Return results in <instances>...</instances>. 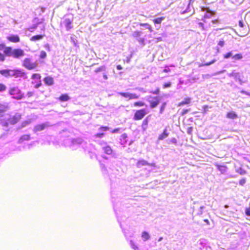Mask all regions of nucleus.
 I'll use <instances>...</instances> for the list:
<instances>
[{"label":"nucleus","mask_w":250,"mask_h":250,"mask_svg":"<svg viewBox=\"0 0 250 250\" xmlns=\"http://www.w3.org/2000/svg\"><path fill=\"white\" fill-rule=\"evenodd\" d=\"M170 86H171V83H167L165 84L164 87L165 88H167V87H170Z\"/></svg>","instance_id":"680f3d73"},{"label":"nucleus","mask_w":250,"mask_h":250,"mask_svg":"<svg viewBox=\"0 0 250 250\" xmlns=\"http://www.w3.org/2000/svg\"><path fill=\"white\" fill-rule=\"evenodd\" d=\"M4 60L5 57L4 55L2 53H0V61L3 62L4 61Z\"/></svg>","instance_id":"6e6d98bb"},{"label":"nucleus","mask_w":250,"mask_h":250,"mask_svg":"<svg viewBox=\"0 0 250 250\" xmlns=\"http://www.w3.org/2000/svg\"><path fill=\"white\" fill-rule=\"evenodd\" d=\"M166 105H167V104L166 102H164L163 103V104H162V105L161 106L160 109V114H162L163 113V112L166 108Z\"/></svg>","instance_id":"4c0bfd02"},{"label":"nucleus","mask_w":250,"mask_h":250,"mask_svg":"<svg viewBox=\"0 0 250 250\" xmlns=\"http://www.w3.org/2000/svg\"><path fill=\"white\" fill-rule=\"evenodd\" d=\"M239 26L241 27H243L244 26V24L242 21H239Z\"/></svg>","instance_id":"bf43d9fd"},{"label":"nucleus","mask_w":250,"mask_h":250,"mask_svg":"<svg viewBox=\"0 0 250 250\" xmlns=\"http://www.w3.org/2000/svg\"><path fill=\"white\" fill-rule=\"evenodd\" d=\"M233 51H230L225 54L224 55V58L225 59H229L230 57H231L232 58L233 56Z\"/></svg>","instance_id":"473e14b6"},{"label":"nucleus","mask_w":250,"mask_h":250,"mask_svg":"<svg viewBox=\"0 0 250 250\" xmlns=\"http://www.w3.org/2000/svg\"><path fill=\"white\" fill-rule=\"evenodd\" d=\"M4 54L8 57H12L15 59H20L22 57L25 53L21 49H13L11 47H7L4 50Z\"/></svg>","instance_id":"f257e3e1"},{"label":"nucleus","mask_w":250,"mask_h":250,"mask_svg":"<svg viewBox=\"0 0 250 250\" xmlns=\"http://www.w3.org/2000/svg\"><path fill=\"white\" fill-rule=\"evenodd\" d=\"M243 58V56L241 54H233L232 59L234 61L240 60Z\"/></svg>","instance_id":"cd10ccee"},{"label":"nucleus","mask_w":250,"mask_h":250,"mask_svg":"<svg viewBox=\"0 0 250 250\" xmlns=\"http://www.w3.org/2000/svg\"><path fill=\"white\" fill-rule=\"evenodd\" d=\"M44 35H37L35 36H33L30 39V41L33 42H36L39 40H42L44 37Z\"/></svg>","instance_id":"6ab92c4d"},{"label":"nucleus","mask_w":250,"mask_h":250,"mask_svg":"<svg viewBox=\"0 0 250 250\" xmlns=\"http://www.w3.org/2000/svg\"><path fill=\"white\" fill-rule=\"evenodd\" d=\"M216 61V60L215 59H214L212 61H211V62H207V63H205V64H202V66H208V65H210L214 63Z\"/></svg>","instance_id":"c03bdc74"},{"label":"nucleus","mask_w":250,"mask_h":250,"mask_svg":"<svg viewBox=\"0 0 250 250\" xmlns=\"http://www.w3.org/2000/svg\"><path fill=\"white\" fill-rule=\"evenodd\" d=\"M234 79L236 81H238L240 84H242L244 82L242 80L241 78V75L240 73L239 72H235L234 76Z\"/></svg>","instance_id":"4468645a"},{"label":"nucleus","mask_w":250,"mask_h":250,"mask_svg":"<svg viewBox=\"0 0 250 250\" xmlns=\"http://www.w3.org/2000/svg\"><path fill=\"white\" fill-rule=\"evenodd\" d=\"M204 249H206L207 250H211V249L210 247L208 246H205L203 247Z\"/></svg>","instance_id":"e2e57ef3"},{"label":"nucleus","mask_w":250,"mask_h":250,"mask_svg":"<svg viewBox=\"0 0 250 250\" xmlns=\"http://www.w3.org/2000/svg\"><path fill=\"white\" fill-rule=\"evenodd\" d=\"M225 44V42L224 40H220L218 42V45H219L221 47H223L224 46Z\"/></svg>","instance_id":"09e8293b"},{"label":"nucleus","mask_w":250,"mask_h":250,"mask_svg":"<svg viewBox=\"0 0 250 250\" xmlns=\"http://www.w3.org/2000/svg\"><path fill=\"white\" fill-rule=\"evenodd\" d=\"M226 117L230 119H236L238 118V115L235 112L231 111L227 114Z\"/></svg>","instance_id":"2eb2a0df"},{"label":"nucleus","mask_w":250,"mask_h":250,"mask_svg":"<svg viewBox=\"0 0 250 250\" xmlns=\"http://www.w3.org/2000/svg\"><path fill=\"white\" fill-rule=\"evenodd\" d=\"M119 94L122 96L123 97L128 98L130 100V93H125V92H120Z\"/></svg>","instance_id":"f704fd0d"},{"label":"nucleus","mask_w":250,"mask_h":250,"mask_svg":"<svg viewBox=\"0 0 250 250\" xmlns=\"http://www.w3.org/2000/svg\"><path fill=\"white\" fill-rule=\"evenodd\" d=\"M130 245L134 250H139L138 247L135 244L133 241L130 240Z\"/></svg>","instance_id":"c9c22d12"},{"label":"nucleus","mask_w":250,"mask_h":250,"mask_svg":"<svg viewBox=\"0 0 250 250\" xmlns=\"http://www.w3.org/2000/svg\"><path fill=\"white\" fill-rule=\"evenodd\" d=\"M246 214L248 216H250V210L249 209H247L246 211Z\"/></svg>","instance_id":"338daca9"},{"label":"nucleus","mask_w":250,"mask_h":250,"mask_svg":"<svg viewBox=\"0 0 250 250\" xmlns=\"http://www.w3.org/2000/svg\"><path fill=\"white\" fill-rule=\"evenodd\" d=\"M142 237L144 241H146L150 239V235L148 232L144 231L142 234Z\"/></svg>","instance_id":"b1692460"},{"label":"nucleus","mask_w":250,"mask_h":250,"mask_svg":"<svg viewBox=\"0 0 250 250\" xmlns=\"http://www.w3.org/2000/svg\"><path fill=\"white\" fill-rule=\"evenodd\" d=\"M83 140L81 138L68 139L65 140V143L70 146L74 147L75 146L82 144Z\"/></svg>","instance_id":"39448f33"},{"label":"nucleus","mask_w":250,"mask_h":250,"mask_svg":"<svg viewBox=\"0 0 250 250\" xmlns=\"http://www.w3.org/2000/svg\"><path fill=\"white\" fill-rule=\"evenodd\" d=\"M212 22L214 24H218L219 23V21L217 20L212 21Z\"/></svg>","instance_id":"0e129e2a"},{"label":"nucleus","mask_w":250,"mask_h":250,"mask_svg":"<svg viewBox=\"0 0 250 250\" xmlns=\"http://www.w3.org/2000/svg\"><path fill=\"white\" fill-rule=\"evenodd\" d=\"M45 83L48 85H52L54 83V80L51 77H46L44 79Z\"/></svg>","instance_id":"f3484780"},{"label":"nucleus","mask_w":250,"mask_h":250,"mask_svg":"<svg viewBox=\"0 0 250 250\" xmlns=\"http://www.w3.org/2000/svg\"><path fill=\"white\" fill-rule=\"evenodd\" d=\"M189 111V109H183L182 111V115H184L187 114Z\"/></svg>","instance_id":"603ef678"},{"label":"nucleus","mask_w":250,"mask_h":250,"mask_svg":"<svg viewBox=\"0 0 250 250\" xmlns=\"http://www.w3.org/2000/svg\"><path fill=\"white\" fill-rule=\"evenodd\" d=\"M8 93L12 96L13 98L18 100H21L24 97V94L22 93L18 86L10 87L9 89Z\"/></svg>","instance_id":"7ed1b4c3"},{"label":"nucleus","mask_w":250,"mask_h":250,"mask_svg":"<svg viewBox=\"0 0 250 250\" xmlns=\"http://www.w3.org/2000/svg\"><path fill=\"white\" fill-rule=\"evenodd\" d=\"M140 25L141 26L144 27L146 29H148L150 32L152 31V27L148 23H141Z\"/></svg>","instance_id":"c756f323"},{"label":"nucleus","mask_w":250,"mask_h":250,"mask_svg":"<svg viewBox=\"0 0 250 250\" xmlns=\"http://www.w3.org/2000/svg\"><path fill=\"white\" fill-rule=\"evenodd\" d=\"M70 97L66 94H62L59 98V100L62 102H66L70 100Z\"/></svg>","instance_id":"4be33fe9"},{"label":"nucleus","mask_w":250,"mask_h":250,"mask_svg":"<svg viewBox=\"0 0 250 250\" xmlns=\"http://www.w3.org/2000/svg\"><path fill=\"white\" fill-rule=\"evenodd\" d=\"M21 117V116L20 114H16L12 118L9 120V122L12 125H14L20 120Z\"/></svg>","instance_id":"f8f14e48"},{"label":"nucleus","mask_w":250,"mask_h":250,"mask_svg":"<svg viewBox=\"0 0 250 250\" xmlns=\"http://www.w3.org/2000/svg\"><path fill=\"white\" fill-rule=\"evenodd\" d=\"M136 166L140 168L143 166H152V165H150L145 160H141L137 163Z\"/></svg>","instance_id":"dca6fc26"},{"label":"nucleus","mask_w":250,"mask_h":250,"mask_svg":"<svg viewBox=\"0 0 250 250\" xmlns=\"http://www.w3.org/2000/svg\"><path fill=\"white\" fill-rule=\"evenodd\" d=\"M104 69H105L104 66H101V67H100L97 68L95 70V72L98 73L99 72L103 71L104 70Z\"/></svg>","instance_id":"a18cd8bd"},{"label":"nucleus","mask_w":250,"mask_h":250,"mask_svg":"<svg viewBox=\"0 0 250 250\" xmlns=\"http://www.w3.org/2000/svg\"><path fill=\"white\" fill-rule=\"evenodd\" d=\"M202 11H206L203 17L204 19L202 20L205 22H206L205 19H210L215 14V12L210 10L208 8L202 7Z\"/></svg>","instance_id":"9b49d317"},{"label":"nucleus","mask_w":250,"mask_h":250,"mask_svg":"<svg viewBox=\"0 0 250 250\" xmlns=\"http://www.w3.org/2000/svg\"><path fill=\"white\" fill-rule=\"evenodd\" d=\"M8 41L13 42H20V38L16 35H11L7 37Z\"/></svg>","instance_id":"ddd939ff"},{"label":"nucleus","mask_w":250,"mask_h":250,"mask_svg":"<svg viewBox=\"0 0 250 250\" xmlns=\"http://www.w3.org/2000/svg\"><path fill=\"white\" fill-rule=\"evenodd\" d=\"M217 169L221 172L225 173L227 171V167L225 166L217 165Z\"/></svg>","instance_id":"393cba45"},{"label":"nucleus","mask_w":250,"mask_h":250,"mask_svg":"<svg viewBox=\"0 0 250 250\" xmlns=\"http://www.w3.org/2000/svg\"><path fill=\"white\" fill-rule=\"evenodd\" d=\"M34 94V93L33 92H31V91H30V92H28L26 94V96L28 97H30L31 96H32Z\"/></svg>","instance_id":"4d7b16f0"},{"label":"nucleus","mask_w":250,"mask_h":250,"mask_svg":"<svg viewBox=\"0 0 250 250\" xmlns=\"http://www.w3.org/2000/svg\"><path fill=\"white\" fill-rule=\"evenodd\" d=\"M146 114V113L145 109L137 110L134 114L133 119L134 120H141L144 117Z\"/></svg>","instance_id":"9d476101"},{"label":"nucleus","mask_w":250,"mask_h":250,"mask_svg":"<svg viewBox=\"0 0 250 250\" xmlns=\"http://www.w3.org/2000/svg\"><path fill=\"white\" fill-rule=\"evenodd\" d=\"M142 32L141 31H135L132 33V36L136 39V41H137L140 44L144 46L145 45V39L144 38L141 37V36L142 35Z\"/></svg>","instance_id":"0eeeda50"},{"label":"nucleus","mask_w":250,"mask_h":250,"mask_svg":"<svg viewBox=\"0 0 250 250\" xmlns=\"http://www.w3.org/2000/svg\"><path fill=\"white\" fill-rule=\"evenodd\" d=\"M41 77V75L39 74H34L32 76V79L34 80H40Z\"/></svg>","instance_id":"ea45409f"},{"label":"nucleus","mask_w":250,"mask_h":250,"mask_svg":"<svg viewBox=\"0 0 250 250\" xmlns=\"http://www.w3.org/2000/svg\"><path fill=\"white\" fill-rule=\"evenodd\" d=\"M160 97H151L149 96L147 98V100L150 104V107L151 108H154L156 107L160 103Z\"/></svg>","instance_id":"1a4fd4ad"},{"label":"nucleus","mask_w":250,"mask_h":250,"mask_svg":"<svg viewBox=\"0 0 250 250\" xmlns=\"http://www.w3.org/2000/svg\"><path fill=\"white\" fill-rule=\"evenodd\" d=\"M192 0H190L187 8L185 10H184V11H183L182 12V14H184L188 13L191 11L190 5L192 4Z\"/></svg>","instance_id":"bb28decb"},{"label":"nucleus","mask_w":250,"mask_h":250,"mask_svg":"<svg viewBox=\"0 0 250 250\" xmlns=\"http://www.w3.org/2000/svg\"><path fill=\"white\" fill-rule=\"evenodd\" d=\"M235 71L234 70L232 71V72L230 73H228V76L229 77H234V74L235 73Z\"/></svg>","instance_id":"5fc2aeb1"},{"label":"nucleus","mask_w":250,"mask_h":250,"mask_svg":"<svg viewBox=\"0 0 250 250\" xmlns=\"http://www.w3.org/2000/svg\"><path fill=\"white\" fill-rule=\"evenodd\" d=\"M164 20V17L158 18L154 20V22L156 24H160Z\"/></svg>","instance_id":"72a5a7b5"},{"label":"nucleus","mask_w":250,"mask_h":250,"mask_svg":"<svg viewBox=\"0 0 250 250\" xmlns=\"http://www.w3.org/2000/svg\"><path fill=\"white\" fill-rule=\"evenodd\" d=\"M145 105V103L142 102H137L134 103V105L135 106H143Z\"/></svg>","instance_id":"a19ab883"},{"label":"nucleus","mask_w":250,"mask_h":250,"mask_svg":"<svg viewBox=\"0 0 250 250\" xmlns=\"http://www.w3.org/2000/svg\"><path fill=\"white\" fill-rule=\"evenodd\" d=\"M246 179H242L239 181V184L241 186H243L246 183Z\"/></svg>","instance_id":"8fccbe9b"},{"label":"nucleus","mask_w":250,"mask_h":250,"mask_svg":"<svg viewBox=\"0 0 250 250\" xmlns=\"http://www.w3.org/2000/svg\"><path fill=\"white\" fill-rule=\"evenodd\" d=\"M190 101H191L190 98H188L185 99V100L183 101L182 102H181V103H179V105L181 106L183 105L188 104L190 102Z\"/></svg>","instance_id":"c85d7f7f"},{"label":"nucleus","mask_w":250,"mask_h":250,"mask_svg":"<svg viewBox=\"0 0 250 250\" xmlns=\"http://www.w3.org/2000/svg\"><path fill=\"white\" fill-rule=\"evenodd\" d=\"M238 172L240 173V174L241 175H243L244 174H245L246 172L245 170H243L242 169L240 168L239 169V171H238Z\"/></svg>","instance_id":"052dcab7"},{"label":"nucleus","mask_w":250,"mask_h":250,"mask_svg":"<svg viewBox=\"0 0 250 250\" xmlns=\"http://www.w3.org/2000/svg\"><path fill=\"white\" fill-rule=\"evenodd\" d=\"M198 26H199V27L202 28V30H205L204 24L202 22H199L198 23Z\"/></svg>","instance_id":"864d4df0"},{"label":"nucleus","mask_w":250,"mask_h":250,"mask_svg":"<svg viewBox=\"0 0 250 250\" xmlns=\"http://www.w3.org/2000/svg\"><path fill=\"white\" fill-rule=\"evenodd\" d=\"M103 149L104 151V153L108 155L111 154L112 152V149L108 146L103 147Z\"/></svg>","instance_id":"412c9836"},{"label":"nucleus","mask_w":250,"mask_h":250,"mask_svg":"<svg viewBox=\"0 0 250 250\" xmlns=\"http://www.w3.org/2000/svg\"><path fill=\"white\" fill-rule=\"evenodd\" d=\"M22 65L29 70H32L36 67L37 64L32 62L30 59L26 58L23 62Z\"/></svg>","instance_id":"6e6552de"},{"label":"nucleus","mask_w":250,"mask_h":250,"mask_svg":"<svg viewBox=\"0 0 250 250\" xmlns=\"http://www.w3.org/2000/svg\"><path fill=\"white\" fill-rule=\"evenodd\" d=\"M171 142L172 143H174V144H175L177 142V141H176V139L174 138H172L171 140Z\"/></svg>","instance_id":"69168bd1"},{"label":"nucleus","mask_w":250,"mask_h":250,"mask_svg":"<svg viewBox=\"0 0 250 250\" xmlns=\"http://www.w3.org/2000/svg\"><path fill=\"white\" fill-rule=\"evenodd\" d=\"M139 96L135 93H130V99H138Z\"/></svg>","instance_id":"58836bf2"},{"label":"nucleus","mask_w":250,"mask_h":250,"mask_svg":"<svg viewBox=\"0 0 250 250\" xmlns=\"http://www.w3.org/2000/svg\"><path fill=\"white\" fill-rule=\"evenodd\" d=\"M104 136V133H99L95 135V136L97 138H102Z\"/></svg>","instance_id":"de8ad7c7"},{"label":"nucleus","mask_w":250,"mask_h":250,"mask_svg":"<svg viewBox=\"0 0 250 250\" xmlns=\"http://www.w3.org/2000/svg\"><path fill=\"white\" fill-rule=\"evenodd\" d=\"M40 57L41 59H45L46 57V53L44 51H42Z\"/></svg>","instance_id":"79ce46f5"},{"label":"nucleus","mask_w":250,"mask_h":250,"mask_svg":"<svg viewBox=\"0 0 250 250\" xmlns=\"http://www.w3.org/2000/svg\"><path fill=\"white\" fill-rule=\"evenodd\" d=\"M6 89V86L4 84L0 83V92L5 91Z\"/></svg>","instance_id":"37998d69"},{"label":"nucleus","mask_w":250,"mask_h":250,"mask_svg":"<svg viewBox=\"0 0 250 250\" xmlns=\"http://www.w3.org/2000/svg\"><path fill=\"white\" fill-rule=\"evenodd\" d=\"M99 129L101 131H105L109 129V127L107 126H101Z\"/></svg>","instance_id":"49530a36"},{"label":"nucleus","mask_w":250,"mask_h":250,"mask_svg":"<svg viewBox=\"0 0 250 250\" xmlns=\"http://www.w3.org/2000/svg\"><path fill=\"white\" fill-rule=\"evenodd\" d=\"M74 18L72 15H67L64 17L61 25H63L66 31H68L73 28L72 22Z\"/></svg>","instance_id":"20e7f679"},{"label":"nucleus","mask_w":250,"mask_h":250,"mask_svg":"<svg viewBox=\"0 0 250 250\" xmlns=\"http://www.w3.org/2000/svg\"><path fill=\"white\" fill-rule=\"evenodd\" d=\"M7 106L0 104V115L2 116V114L7 110Z\"/></svg>","instance_id":"a878e982"},{"label":"nucleus","mask_w":250,"mask_h":250,"mask_svg":"<svg viewBox=\"0 0 250 250\" xmlns=\"http://www.w3.org/2000/svg\"><path fill=\"white\" fill-rule=\"evenodd\" d=\"M127 137V136L126 133H124L121 136V139H120L121 141L122 142L124 141V143H122V145H124L126 142V141L125 140V139H126Z\"/></svg>","instance_id":"7c9ffc66"},{"label":"nucleus","mask_w":250,"mask_h":250,"mask_svg":"<svg viewBox=\"0 0 250 250\" xmlns=\"http://www.w3.org/2000/svg\"><path fill=\"white\" fill-rule=\"evenodd\" d=\"M41 23H42V22H39L37 23L34 24L33 26H32L31 27H30L29 31H30L31 32H32L33 31H34L37 28L38 25H39Z\"/></svg>","instance_id":"e433bc0d"},{"label":"nucleus","mask_w":250,"mask_h":250,"mask_svg":"<svg viewBox=\"0 0 250 250\" xmlns=\"http://www.w3.org/2000/svg\"><path fill=\"white\" fill-rule=\"evenodd\" d=\"M41 84H42L41 83H37V84H36L35 85V87L36 88H38L41 85Z\"/></svg>","instance_id":"774afa93"},{"label":"nucleus","mask_w":250,"mask_h":250,"mask_svg":"<svg viewBox=\"0 0 250 250\" xmlns=\"http://www.w3.org/2000/svg\"><path fill=\"white\" fill-rule=\"evenodd\" d=\"M32 122V120L31 119H28L26 121H25L24 122H22V125H21V126L22 127H24L26 126H27V125H29L30 124H31Z\"/></svg>","instance_id":"2f4dec72"},{"label":"nucleus","mask_w":250,"mask_h":250,"mask_svg":"<svg viewBox=\"0 0 250 250\" xmlns=\"http://www.w3.org/2000/svg\"><path fill=\"white\" fill-rule=\"evenodd\" d=\"M121 130V128H115L114 129H113L111 132L112 133H118L120 130Z\"/></svg>","instance_id":"3c124183"},{"label":"nucleus","mask_w":250,"mask_h":250,"mask_svg":"<svg viewBox=\"0 0 250 250\" xmlns=\"http://www.w3.org/2000/svg\"><path fill=\"white\" fill-rule=\"evenodd\" d=\"M148 117H146L145 119L144 120V121H143V123H142V127L143 130H145L147 128V125H148Z\"/></svg>","instance_id":"5701e85b"},{"label":"nucleus","mask_w":250,"mask_h":250,"mask_svg":"<svg viewBox=\"0 0 250 250\" xmlns=\"http://www.w3.org/2000/svg\"><path fill=\"white\" fill-rule=\"evenodd\" d=\"M6 47L4 44H0V50H4Z\"/></svg>","instance_id":"13d9d810"},{"label":"nucleus","mask_w":250,"mask_h":250,"mask_svg":"<svg viewBox=\"0 0 250 250\" xmlns=\"http://www.w3.org/2000/svg\"><path fill=\"white\" fill-rule=\"evenodd\" d=\"M168 133L167 132V129H165V130L163 131V133L159 136L158 140H163L166 138L168 136Z\"/></svg>","instance_id":"aec40b11"},{"label":"nucleus","mask_w":250,"mask_h":250,"mask_svg":"<svg viewBox=\"0 0 250 250\" xmlns=\"http://www.w3.org/2000/svg\"><path fill=\"white\" fill-rule=\"evenodd\" d=\"M0 73L6 77H24L25 76V73L21 69H4L0 70Z\"/></svg>","instance_id":"f03ea898"},{"label":"nucleus","mask_w":250,"mask_h":250,"mask_svg":"<svg viewBox=\"0 0 250 250\" xmlns=\"http://www.w3.org/2000/svg\"><path fill=\"white\" fill-rule=\"evenodd\" d=\"M50 126H51L50 123L48 122H46L42 124L35 125L33 130L35 133H36L37 132L43 130Z\"/></svg>","instance_id":"423d86ee"},{"label":"nucleus","mask_w":250,"mask_h":250,"mask_svg":"<svg viewBox=\"0 0 250 250\" xmlns=\"http://www.w3.org/2000/svg\"><path fill=\"white\" fill-rule=\"evenodd\" d=\"M30 139V136L29 135L25 134L23 135L21 137L20 139L18 141V143L19 144H21L24 141H28Z\"/></svg>","instance_id":"a211bd4d"}]
</instances>
